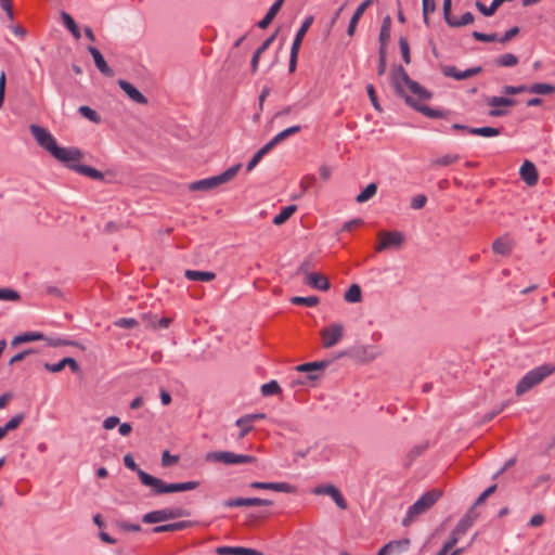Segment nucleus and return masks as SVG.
Returning a JSON list of instances; mask_svg holds the SVG:
<instances>
[{
  "mask_svg": "<svg viewBox=\"0 0 555 555\" xmlns=\"http://www.w3.org/2000/svg\"><path fill=\"white\" fill-rule=\"evenodd\" d=\"M341 357H351L353 359H358L362 362H369L375 359L376 354L370 351V348L366 346H359L351 348L350 350L341 351L337 358Z\"/></svg>",
  "mask_w": 555,
  "mask_h": 555,
  "instance_id": "16",
  "label": "nucleus"
},
{
  "mask_svg": "<svg viewBox=\"0 0 555 555\" xmlns=\"http://www.w3.org/2000/svg\"><path fill=\"white\" fill-rule=\"evenodd\" d=\"M117 327L133 328L138 325V321L133 318H121L115 322Z\"/></svg>",
  "mask_w": 555,
  "mask_h": 555,
  "instance_id": "60",
  "label": "nucleus"
},
{
  "mask_svg": "<svg viewBox=\"0 0 555 555\" xmlns=\"http://www.w3.org/2000/svg\"><path fill=\"white\" fill-rule=\"evenodd\" d=\"M475 17L473 15V13L470 12H466L464 13L461 18H456V17H452L448 25L450 27H462V26H466V25H469L474 22Z\"/></svg>",
  "mask_w": 555,
  "mask_h": 555,
  "instance_id": "42",
  "label": "nucleus"
},
{
  "mask_svg": "<svg viewBox=\"0 0 555 555\" xmlns=\"http://www.w3.org/2000/svg\"><path fill=\"white\" fill-rule=\"evenodd\" d=\"M513 247L514 241L509 238L507 235L501 236L492 243L493 253L502 256L511 255Z\"/></svg>",
  "mask_w": 555,
  "mask_h": 555,
  "instance_id": "22",
  "label": "nucleus"
},
{
  "mask_svg": "<svg viewBox=\"0 0 555 555\" xmlns=\"http://www.w3.org/2000/svg\"><path fill=\"white\" fill-rule=\"evenodd\" d=\"M347 302H360L362 299L361 288L358 284H352L344 295Z\"/></svg>",
  "mask_w": 555,
  "mask_h": 555,
  "instance_id": "38",
  "label": "nucleus"
},
{
  "mask_svg": "<svg viewBox=\"0 0 555 555\" xmlns=\"http://www.w3.org/2000/svg\"><path fill=\"white\" fill-rule=\"evenodd\" d=\"M249 487L258 490H273L278 492L291 493L294 491V487L287 482H262L253 481Z\"/></svg>",
  "mask_w": 555,
  "mask_h": 555,
  "instance_id": "18",
  "label": "nucleus"
},
{
  "mask_svg": "<svg viewBox=\"0 0 555 555\" xmlns=\"http://www.w3.org/2000/svg\"><path fill=\"white\" fill-rule=\"evenodd\" d=\"M301 130L300 126H293L289 127L281 132H279L275 137H273L267 145L272 150L276 144L288 138L289 135H293L295 133H298Z\"/></svg>",
  "mask_w": 555,
  "mask_h": 555,
  "instance_id": "28",
  "label": "nucleus"
},
{
  "mask_svg": "<svg viewBox=\"0 0 555 555\" xmlns=\"http://www.w3.org/2000/svg\"><path fill=\"white\" fill-rule=\"evenodd\" d=\"M297 210L296 205H289L284 208L273 218V224L282 225L284 224Z\"/></svg>",
  "mask_w": 555,
  "mask_h": 555,
  "instance_id": "33",
  "label": "nucleus"
},
{
  "mask_svg": "<svg viewBox=\"0 0 555 555\" xmlns=\"http://www.w3.org/2000/svg\"><path fill=\"white\" fill-rule=\"evenodd\" d=\"M21 298L20 294L11 288H0V300L16 301Z\"/></svg>",
  "mask_w": 555,
  "mask_h": 555,
  "instance_id": "54",
  "label": "nucleus"
},
{
  "mask_svg": "<svg viewBox=\"0 0 555 555\" xmlns=\"http://www.w3.org/2000/svg\"><path fill=\"white\" fill-rule=\"evenodd\" d=\"M61 17L64 26L70 31L74 38L78 40L81 37V34L74 18L67 12L64 11L61 13Z\"/></svg>",
  "mask_w": 555,
  "mask_h": 555,
  "instance_id": "34",
  "label": "nucleus"
},
{
  "mask_svg": "<svg viewBox=\"0 0 555 555\" xmlns=\"http://www.w3.org/2000/svg\"><path fill=\"white\" fill-rule=\"evenodd\" d=\"M242 546H219L216 548L218 555H242Z\"/></svg>",
  "mask_w": 555,
  "mask_h": 555,
  "instance_id": "50",
  "label": "nucleus"
},
{
  "mask_svg": "<svg viewBox=\"0 0 555 555\" xmlns=\"http://www.w3.org/2000/svg\"><path fill=\"white\" fill-rule=\"evenodd\" d=\"M486 102L492 107L489 111V116L491 117H501L507 114L506 111L499 108V106H515L517 104L516 100L505 96H489Z\"/></svg>",
  "mask_w": 555,
  "mask_h": 555,
  "instance_id": "11",
  "label": "nucleus"
},
{
  "mask_svg": "<svg viewBox=\"0 0 555 555\" xmlns=\"http://www.w3.org/2000/svg\"><path fill=\"white\" fill-rule=\"evenodd\" d=\"M77 162H69L68 164H65L69 169L80 173V175H83L86 177H89L90 179H93V180H103L104 179V175L95 169V168H92L90 166H87V165H79V164H76Z\"/></svg>",
  "mask_w": 555,
  "mask_h": 555,
  "instance_id": "21",
  "label": "nucleus"
},
{
  "mask_svg": "<svg viewBox=\"0 0 555 555\" xmlns=\"http://www.w3.org/2000/svg\"><path fill=\"white\" fill-rule=\"evenodd\" d=\"M390 31H391V17L387 15L384 17L382 22V27L379 31V49H383L384 51H387V44L390 40Z\"/></svg>",
  "mask_w": 555,
  "mask_h": 555,
  "instance_id": "23",
  "label": "nucleus"
},
{
  "mask_svg": "<svg viewBox=\"0 0 555 555\" xmlns=\"http://www.w3.org/2000/svg\"><path fill=\"white\" fill-rule=\"evenodd\" d=\"M317 183V178L313 175L305 176L300 181L301 194L306 193L310 188Z\"/></svg>",
  "mask_w": 555,
  "mask_h": 555,
  "instance_id": "56",
  "label": "nucleus"
},
{
  "mask_svg": "<svg viewBox=\"0 0 555 555\" xmlns=\"http://www.w3.org/2000/svg\"><path fill=\"white\" fill-rule=\"evenodd\" d=\"M270 151L271 149L267 144H264L247 164V171H251L253 168L261 160V158Z\"/></svg>",
  "mask_w": 555,
  "mask_h": 555,
  "instance_id": "45",
  "label": "nucleus"
},
{
  "mask_svg": "<svg viewBox=\"0 0 555 555\" xmlns=\"http://www.w3.org/2000/svg\"><path fill=\"white\" fill-rule=\"evenodd\" d=\"M291 302L294 305H302L307 307H314L319 304V298L317 296H309V297H293L291 299Z\"/></svg>",
  "mask_w": 555,
  "mask_h": 555,
  "instance_id": "46",
  "label": "nucleus"
},
{
  "mask_svg": "<svg viewBox=\"0 0 555 555\" xmlns=\"http://www.w3.org/2000/svg\"><path fill=\"white\" fill-rule=\"evenodd\" d=\"M241 164L228 168L224 172L210 178L202 179L190 184L191 191H209L220 184L231 181L238 172Z\"/></svg>",
  "mask_w": 555,
  "mask_h": 555,
  "instance_id": "5",
  "label": "nucleus"
},
{
  "mask_svg": "<svg viewBox=\"0 0 555 555\" xmlns=\"http://www.w3.org/2000/svg\"><path fill=\"white\" fill-rule=\"evenodd\" d=\"M190 521H178L167 525H160L156 526L152 529L154 533H163V532H173V531H180L188 527H190Z\"/></svg>",
  "mask_w": 555,
  "mask_h": 555,
  "instance_id": "30",
  "label": "nucleus"
},
{
  "mask_svg": "<svg viewBox=\"0 0 555 555\" xmlns=\"http://www.w3.org/2000/svg\"><path fill=\"white\" fill-rule=\"evenodd\" d=\"M272 501L260 498H235L229 499L223 502L227 507H242V506H269Z\"/></svg>",
  "mask_w": 555,
  "mask_h": 555,
  "instance_id": "15",
  "label": "nucleus"
},
{
  "mask_svg": "<svg viewBox=\"0 0 555 555\" xmlns=\"http://www.w3.org/2000/svg\"><path fill=\"white\" fill-rule=\"evenodd\" d=\"M120 89L135 103L138 104H147V99L130 82L119 79L117 81Z\"/></svg>",
  "mask_w": 555,
  "mask_h": 555,
  "instance_id": "19",
  "label": "nucleus"
},
{
  "mask_svg": "<svg viewBox=\"0 0 555 555\" xmlns=\"http://www.w3.org/2000/svg\"><path fill=\"white\" fill-rule=\"evenodd\" d=\"M179 462L178 455H171L169 451H165L162 455V465L167 467L171 466L173 464H177Z\"/></svg>",
  "mask_w": 555,
  "mask_h": 555,
  "instance_id": "61",
  "label": "nucleus"
},
{
  "mask_svg": "<svg viewBox=\"0 0 555 555\" xmlns=\"http://www.w3.org/2000/svg\"><path fill=\"white\" fill-rule=\"evenodd\" d=\"M475 5L477 10L485 16H492L495 13L494 8H492V4L486 7L481 1H476Z\"/></svg>",
  "mask_w": 555,
  "mask_h": 555,
  "instance_id": "63",
  "label": "nucleus"
},
{
  "mask_svg": "<svg viewBox=\"0 0 555 555\" xmlns=\"http://www.w3.org/2000/svg\"><path fill=\"white\" fill-rule=\"evenodd\" d=\"M189 513L180 507L177 508H164L158 511H153L145 514L142 518L144 524H157L160 521H166L169 519H176L180 517L188 516Z\"/></svg>",
  "mask_w": 555,
  "mask_h": 555,
  "instance_id": "8",
  "label": "nucleus"
},
{
  "mask_svg": "<svg viewBox=\"0 0 555 555\" xmlns=\"http://www.w3.org/2000/svg\"><path fill=\"white\" fill-rule=\"evenodd\" d=\"M377 236L379 242L375 247L376 251L400 248L404 242V235L400 231H379Z\"/></svg>",
  "mask_w": 555,
  "mask_h": 555,
  "instance_id": "9",
  "label": "nucleus"
},
{
  "mask_svg": "<svg viewBox=\"0 0 555 555\" xmlns=\"http://www.w3.org/2000/svg\"><path fill=\"white\" fill-rule=\"evenodd\" d=\"M411 541L410 539H402L398 541H390L389 543L385 544L377 553V555H389L396 550L399 548H406L409 547Z\"/></svg>",
  "mask_w": 555,
  "mask_h": 555,
  "instance_id": "25",
  "label": "nucleus"
},
{
  "mask_svg": "<svg viewBox=\"0 0 555 555\" xmlns=\"http://www.w3.org/2000/svg\"><path fill=\"white\" fill-rule=\"evenodd\" d=\"M89 53L92 55L96 68L106 77H113L114 70L107 65L101 52L93 46L88 47Z\"/></svg>",
  "mask_w": 555,
  "mask_h": 555,
  "instance_id": "20",
  "label": "nucleus"
},
{
  "mask_svg": "<svg viewBox=\"0 0 555 555\" xmlns=\"http://www.w3.org/2000/svg\"><path fill=\"white\" fill-rule=\"evenodd\" d=\"M442 496V491L440 489H431L425 492L408 511L406 516L404 517L402 525L409 526L411 525L420 515L429 511L437 501Z\"/></svg>",
  "mask_w": 555,
  "mask_h": 555,
  "instance_id": "3",
  "label": "nucleus"
},
{
  "mask_svg": "<svg viewBox=\"0 0 555 555\" xmlns=\"http://www.w3.org/2000/svg\"><path fill=\"white\" fill-rule=\"evenodd\" d=\"M78 112L87 119L92 122L99 124L101 121L100 115L87 105H82L79 107Z\"/></svg>",
  "mask_w": 555,
  "mask_h": 555,
  "instance_id": "44",
  "label": "nucleus"
},
{
  "mask_svg": "<svg viewBox=\"0 0 555 555\" xmlns=\"http://www.w3.org/2000/svg\"><path fill=\"white\" fill-rule=\"evenodd\" d=\"M436 3L435 0H423V17L426 25L429 24L428 15L435 12Z\"/></svg>",
  "mask_w": 555,
  "mask_h": 555,
  "instance_id": "53",
  "label": "nucleus"
},
{
  "mask_svg": "<svg viewBox=\"0 0 555 555\" xmlns=\"http://www.w3.org/2000/svg\"><path fill=\"white\" fill-rule=\"evenodd\" d=\"M468 133L481 137H498L501 134V130L493 127H479L469 129Z\"/></svg>",
  "mask_w": 555,
  "mask_h": 555,
  "instance_id": "39",
  "label": "nucleus"
},
{
  "mask_svg": "<svg viewBox=\"0 0 555 555\" xmlns=\"http://www.w3.org/2000/svg\"><path fill=\"white\" fill-rule=\"evenodd\" d=\"M262 418H264V414L263 413L247 414V415H244V416L240 417L236 421V426H243V425H246V424H253V422H255L257 420H262Z\"/></svg>",
  "mask_w": 555,
  "mask_h": 555,
  "instance_id": "52",
  "label": "nucleus"
},
{
  "mask_svg": "<svg viewBox=\"0 0 555 555\" xmlns=\"http://www.w3.org/2000/svg\"><path fill=\"white\" fill-rule=\"evenodd\" d=\"M139 479L140 481L147 487L152 488V493L154 495H160L167 493L166 487L167 483L164 482L162 479L156 478L144 470H139Z\"/></svg>",
  "mask_w": 555,
  "mask_h": 555,
  "instance_id": "14",
  "label": "nucleus"
},
{
  "mask_svg": "<svg viewBox=\"0 0 555 555\" xmlns=\"http://www.w3.org/2000/svg\"><path fill=\"white\" fill-rule=\"evenodd\" d=\"M427 197L425 195H416L412 198L411 207L414 209H421L426 205Z\"/></svg>",
  "mask_w": 555,
  "mask_h": 555,
  "instance_id": "64",
  "label": "nucleus"
},
{
  "mask_svg": "<svg viewBox=\"0 0 555 555\" xmlns=\"http://www.w3.org/2000/svg\"><path fill=\"white\" fill-rule=\"evenodd\" d=\"M399 48H400L401 55H402L404 63L410 64L411 63V53H410V46H409L406 38H404V37L399 38Z\"/></svg>",
  "mask_w": 555,
  "mask_h": 555,
  "instance_id": "48",
  "label": "nucleus"
},
{
  "mask_svg": "<svg viewBox=\"0 0 555 555\" xmlns=\"http://www.w3.org/2000/svg\"><path fill=\"white\" fill-rule=\"evenodd\" d=\"M519 60L512 53H505L495 59V64L501 67H513L518 64Z\"/></svg>",
  "mask_w": 555,
  "mask_h": 555,
  "instance_id": "41",
  "label": "nucleus"
},
{
  "mask_svg": "<svg viewBox=\"0 0 555 555\" xmlns=\"http://www.w3.org/2000/svg\"><path fill=\"white\" fill-rule=\"evenodd\" d=\"M555 372V365L546 363L528 372L517 384L516 395L521 396Z\"/></svg>",
  "mask_w": 555,
  "mask_h": 555,
  "instance_id": "4",
  "label": "nucleus"
},
{
  "mask_svg": "<svg viewBox=\"0 0 555 555\" xmlns=\"http://www.w3.org/2000/svg\"><path fill=\"white\" fill-rule=\"evenodd\" d=\"M377 192V185L375 183H370L365 186V189L360 192L358 195H357V198L356 201L358 203H365L367 202L369 199H371Z\"/></svg>",
  "mask_w": 555,
  "mask_h": 555,
  "instance_id": "40",
  "label": "nucleus"
},
{
  "mask_svg": "<svg viewBox=\"0 0 555 555\" xmlns=\"http://www.w3.org/2000/svg\"><path fill=\"white\" fill-rule=\"evenodd\" d=\"M478 517L479 514L474 511V507H470L468 512L460 519L446 542L454 547L457 544L460 538L467 533L468 529L473 527Z\"/></svg>",
  "mask_w": 555,
  "mask_h": 555,
  "instance_id": "7",
  "label": "nucleus"
},
{
  "mask_svg": "<svg viewBox=\"0 0 555 555\" xmlns=\"http://www.w3.org/2000/svg\"><path fill=\"white\" fill-rule=\"evenodd\" d=\"M306 283L320 291H327L331 286L327 278L320 273H308L306 276Z\"/></svg>",
  "mask_w": 555,
  "mask_h": 555,
  "instance_id": "24",
  "label": "nucleus"
},
{
  "mask_svg": "<svg viewBox=\"0 0 555 555\" xmlns=\"http://www.w3.org/2000/svg\"><path fill=\"white\" fill-rule=\"evenodd\" d=\"M29 130L37 143L51 153V155L63 164L69 162H80L83 158V153L77 147H61L56 144L53 135L43 127L38 125H30Z\"/></svg>",
  "mask_w": 555,
  "mask_h": 555,
  "instance_id": "1",
  "label": "nucleus"
},
{
  "mask_svg": "<svg viewBox=\"0 0 555 555\" xmlns=\"http://www.w3.org/2000/svg\"><path fill=\"white\" fill-rule=\"evenodd\" d=\"M42 339H46V337L42 333L28 332V333H24L22 335L15 336L13 338V340L11 341V346L16 347L23 343H29V341H36V340H42Z\"/></svg>",
  "mask_w": 555,
  "mask_h": 555,
  "instance_id": "26",
  "label": "nucleus"
},
{
  "mask_svg": "<svg viewBox=\"0 0 555 555\" xmlns=\"http://www.w3.org/2000/svg\"><path fill=\"white\" fill-rule=\"evenodd\" d=\"M24 418H25V414L18 413L16 415H14L9 422H7L4 426H0V427L3 429V431L5 434H8L9 431L17 429L20 427V425L22 424V422L24 421Z\"/></svg>",
  "mask_w": 555,
  "mask_h": 555,
  "instance_id": "43",
  "label": "nucleus"
},
{
  "mask_svg": "<svg viewBox=\"0 0 555 555\" xmlns=\"http://www.w3.org/2000/svg\"><path fill=\"white\" fill-rule=\"evenodd\" d=\"M386 56L387 51H384L383 49H378V66H377V75L383 76L386 72Z\"/></svg>",
  "mask_w": 555,
  "mask_h": 555,
  "instance_id": "59",
  "label": "nucleus"
},
{
  "mask_svg": "<svg viewBox=\"0 0 555 555\" xmlns=\"http://www.w3.org/2000/svg\"><path fill=\"white\" fill-rule=\"evenodd\" d=\"M376 0H365L363 1L354 11L351 20L357 21L359 23L360 18L364 14L365 10L372 5Z\"/></svg>",
  "mask_w": 555,
  "mask_h": 555,
  "instance_id": "55",
  "label": "nucleus"
},
{
  "mask_svg": "<svg viewBox=\"0 0 555 555\" xmlns=\"http://www.w3.org/2000/svg\"><path fill=\"white\" fill-rule=\"evenodd\" d=\"M313 493L318 495H330L340 509L348 508L347 501L343 496L341 492L333 485L319 486L314 488Z\"/></svg>",
  "mask_w": 555,
  "mask_h": 555,
  "instance_id": "13",
  "label": "nucleus"
},
{
  "mask_svg": "<svg viewBox=\"0 0 555 555\" xmlns=\"http://www.w3.org/2000/svg\"><path fill=\"white\" fill-rule=\"evenodd\" d=\"M412 79L408 75L403 66L399 65L396 72L392 74V85L396 90V94L404 99L405 103L417 112L424 114L429 118H443L446 113L440 109L430 108L427 105L420 104L413 96L405 93L403 86H408Z\"/></svg>",
  "mask_w": 555,
  "mask_h": 555,
  "instance_id": "2",
  "label": "nucleus"
},
{
  "mask_svg": "<svg viewBox=\"0 0 555 555\" xmlns=\"http://www.w3.org/2000/svg\"><path fill=\"white\" fill-rule=\"evenodd\" d=\"M520 29L518 26H514L506 30L505 34L499 39L501 43H506L519 34Z\"/></svg>",
  "mask_w": 555,
  "mask_h": 555,
  "instance_id": "62",
  "label": "nucleus"
},
{
  "mask_svg": "<svg viewBox=\"0 0 555 555\" xmlns=\"http://www.w3.org/2000/svg\"><path fill=\"white\" fill-rule=\"evenodd\" d=\"M302 41L298 40L297 38L294 39L292 48H291V55H289V64H288V72L293 74L297 68V60L299 50L301 47Z\"/></svg>",
  "mask_w": 555,
  "mask_h": 555,
  "instance_id": "35",
  "label": "nucleus"
},
{
  "mask_svg": "<svg viewBox=\"0 0 555 555\" xmlns=\"http://www.w3.org/2000/svg\"><path fill=\"white\" fill-rule=\"evenodd\" d=\"M472 36L474 37L475 40L477 41H481V42H493V41H499L500 38H498V35L496 34H483V33H480V31H473Z\"/></svg>",
  "mask_w": 555,
  "mask_h": 555,
  "instance_id": "51",
  "label": "nucleus"
},
{
  "mask_svg": "<svg viewBox=\"0 0 555 555\" xmlns=\"http://www.w3.org/2000/svg\"><path fill=\"white\" fill-rule=\"evenodd\" d=\"M331 361L324 360V361H314V362H308L300 364L296 366V370L298 372H311L315 370H323L330 365Z\"/></svg>",
  "mask_w": 555,
  "mask_h": 555,
  "instance_id": "36",
  "label": "nucleus"
},
{
  "mask_svg": "<svg viewBox=\"0 0 555 555\" xmlns=\"http://www.w3.org/2000/svg\"><path fill=\"white\" fill-rule=\"evenodd\" d=\"M460 159L459 155H451V154H448V155H443L439 158H437L435 162H434V165H438V166H449L451 164H454L456 163L457 160Z\"/></svg>",
  "mask_w": 555,
  "mask_h": 555,
  "instance_id": "57",
  "label": "nucleus"
},
{
  "mask_svg": "<svg viewBox=\"0 0 555 555\" xmlns=\"http://www.w3.org/2000/svg\"><path fill=\"white\" fill-rule=\"evenodd\" d=\"M530 93L547 95L555 93V86L551 83L537 82L530 86Z\"/></svg>",
  "mask_w": 555,
  "mask_h": 555,
  "instance_id": "37",
  "label": "nucleus"
},
{
  "mask_svg": "<svg viewBox=\"0 0 555 555\" xmlns=\"http://www.w3.org/2000/svg\"><path fill=\"white\" fill-rule=\"evenodd\" d=\"M281 392V387L275 380H271L261 386V393L266 397L278 395Z\"/></svg>",
  "mask_w": 555,
  "mask_h": 555,
  "instance_id": "47",
  "label": "nucleus"
},
{
  "mask_svg": "<svg viewBox=\"0 0 555 555\" xmlns=\"http://www.w3.org/2000/svg\"><path fill=\"white\" fill-rule=\"evenodd\" d=\"M198 486H199L198 481L167 483V487L165 490H167V493L190 491V490L196 489Z\"/></svg>",
  "mask_w": 555,
  "mask_h": 555,
  "instance_id": "32",
  "label": "nucleus"
},
{
  "mask_svg": "<svg viewBox=\"0 0 555 555\" xmlns=\"http://www.w3.org/2000/svg\"><path fill=\"white\" fill-rule=\"evenodd\" d=\"M312 23H313V16L312 15L307 16L305 18L304 23L301 24L300 28L298 29L295 38L302 41L307 31L311 27Z\"/></svg>",
  "mask_w": 555,
  "mask_h": 555,
  "instance_id": "49",
  "label": "nucleus"
},
{
  "mask_svg": "<svg viewBox=\"0 0 555 555\" xmlns=\"http://www.w3.org/2000/svg\"><path fill=\"white\" fill-rule=\"evenodd\" d=\"M344 326L340 323H332L321 330L322 346L331 348L338 344L344 337Z\"/></svg>",
  "mask_w": 555,
  "mask_h": 555,
  "instance_id": "10",
  "label": "nucleus"
},
{
  "mask_svg": "<svg viewBox=\"0 0 555 555\" xmlns=\"http://www.w3.org/2000/svg\"><path fill=\"white\" fill-rule=\"evenodd\" d=\"M519 175L522 181L529 186H533L539 181V173L535 165L530 160H525L520 167Z\"/></svg>",
  "mask_w": 555,
  "mask_h": 555,
  "instance_id": "17",
  "label": "nucleus"
},
{
  "mask_svg": "<svg viewBox=\"0 0 555 555\" xmlns=\"http://www.w3.org/2000/svg\"><path fill=\"white\" fill-rule=\"evenodd\" d=\"M406 88L410 92L417 98L420 101H426L431 99L433 94L424 87H422L417 81L412 80Z\"/></svg>",
  "mask_w": 555,
  "mask_h": 555,
  "instance_id": "29",
  "label": "nucleus"
},
{
  "mask_svg": "<svg viewBox=\"0 0 555 555\" xmlns=\"http://www.w3.org/2000/svg\"><path fill=\"white\" fill-rule=\"evenodd\" d=\"M441 72L446 77H451L456 80H463L480 74L482 72V67L475 66L466 70H459L455 66L444 65L441 67Z\"/></svg>",
  "mask_w": 555,
  "mask_h": 555,
  "instance_id": "12",
  "label": "nucleus"
},
{
  "mask_svg": "<svg viewBox=\"0 0 555 555\" xmlns=\"http://www.w3.org/2000/svg\"><path fill=\"white\" fill-rule=\"evenodd\" d=\"M185 278L191 281H202V282H210L215 280L216 274L210 271H196V270H186L184 273Z\"/></svg>",
  "mask_w": 555,
  "mask_h": 555,
  "instance_id": "31",
  "label": "nucleus"
},
{
  "mask_svg": "<svg viewBox=\"0 0 555 555\" xmlns=\"http://www.w3.org/2000/svg\"><path fill=\"white\" fill-rule=\"evenodd\" d=\"M206 461L223 463L227 465H237L256 463L257 459L253 455L235 454L230 451H211L206 454Z\"/></svg>",
  "mask_w": 555,
  "mask_h": 555,
  "instance_id": "6",
  "label": "nucleus"
},
{
  "mask_svg": "<svg viewBox=\"0 0 555 555\" xmlns=\"http://www.w3.org/2000/svg\"><path fill=\"white\" fill-rule=\"evenodd\" d=\"M366 91H367V94H369V98L371 100V103L373 105V107L377 111V112H382V106L378 102V99H377V95H376V92H375V88L373 85H367L366 86Z\"/></svg>",
  "mask_w": 555,
  "mask_h": 555,
  "instance_id": "58",
  "label": "nucleus"
},
{
  "mask_svg": "<svg viewBox=\"0 0 555 555\" xmlns=\"http://www.w3.org/2000/svg\"><path fill=\"white\" fill-rule=\"evenodd\" d=\"M301 130L300 126H293L289 127L281 132H279L275 137H273L267 145L272 150L276 144L288 138L289 135H293L295 133H298Z\"/></svg>",
  "mask_w": 555,
  "mask_h": 555,
  "instance_id": "27",
  "label": "nucleus"
}]
</instances>
